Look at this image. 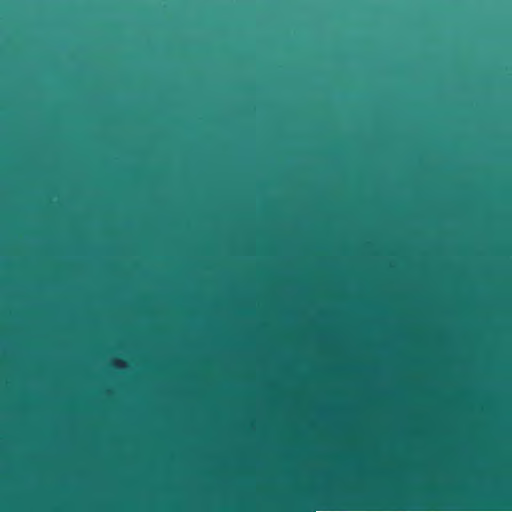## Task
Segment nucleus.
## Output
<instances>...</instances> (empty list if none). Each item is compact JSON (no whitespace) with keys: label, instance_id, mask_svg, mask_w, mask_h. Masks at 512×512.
Instances as JSON below:
<instances>
[{"label":"nucleus","instance_id":"1","mask_svg":"<svg viewBox=\"0 0 512 512\" xmlns=\"http://www.w3.org/2000/svg\"><path fill=\"white\" fill-rule=\"evenodd\" d=\"M441 174L446 177H452L458 172V166L455 163H447L439 168Z\"/></svg>","mask_w":512,"mask_h":512}]
</instances>
